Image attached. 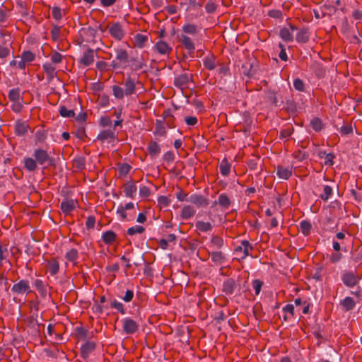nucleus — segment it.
Masks as SVG:
<instances>
[{
    "instance_id": "obj_12",
    "label": "nucleus",
    "mask_w": 362,
    "mask_h": 362,
    "mask_svg": "<svg viewBox=\"0 0 362 362\" xmlns=\"http://www.w3.org/2000/svg\"><path fill=\"white\" fill-rule=\"evenodd\" d=\"M231 204L232 202L229 197L226 193H222L218 196V200L213 202L212 206H216L218 204L222 209L226 211L230 208Z\"/></svg>"
},
{
    "instance_id": "obj_57",
    "label": "nucleus",
    "mask_w": 362,
    "mask_h": 362,
    "mask_svg": "<svg viewBox=\"0 0 362 362\" xmlns=\"http://www.w3.org/2000/svg\"><path fill=\"white\" fill-rule=\"evenodd\" d=\"M35 56L31 51H24L21 54V59L26 63L32 62L35 60Z\"/></svg>"
},
{
    "instance_id": "obj_43",
    "label": "nucleus",
    "mask_w": 362,
    "mask_h": 362,
    "mask_svg": "<svg viewBox=\"0 0 362 362\" xmlns=\"http://www.w3.org/2000/svg\"><path fill=\"white\" fill-rule=\"evenodd\" d=\"M341 304L346 311L353 310L356 305L355 301L351 297H346Z\"/></svg>"
},
{
    "instance_id": "obj_16",
    "label": "nucleus",
    "mask_w": 362,
    "mask_h": 362,
    "mask_svg": "<svg viewBox=\"0 0 362 362\" xmlns=\"http://www.w3.org/2000/svg\"><path fill=\"white\" fill-rule=\"evenodd\" d=\"M30 129L29 124L26 122L18 120L16 122L14 130L16 135L23 136L26 134Z\"/></svg>"
},
{
    "instance_id": "obj_35",
    "label": "nucleus",
    "mask_w": 362,
    "mask_h": 362,
    "mask_svg": "<svg viewBox=\"0 0 362 362\" xmlns=\"http://www.w3.org/2000/svg\"><path fill=\"white\" fill-rule=\"evenodd\" d=\"M148 41L146 35L138 33L134 36V45L139 48H143Z\"/></svg>"
},
{
    "instance_id": "obj_59",
    "label": "nucleus",
    "mask_w": 362,
    "mask_h": 362,
    "mask_svg": "<svg viewBox=\"0 0 362 362\" xmlns=\"http://www.w3.org/2000/svg\"><path fill=\"white\" fill-rule=\"evenodd\" d=\"M264 282L259 279H255L252 281V286L255 291V295L258 296L262 290Z\"/></svg>"
},
{
    "instance_id": "obj_11",
    "label": "nucleus",
    "mask_w": 362,
    "mask_h": 362,
    "mask_svg": "<svg viewBox=\"0 0 362 362\" xmlns=\"http://www.w3.org/2000/svg\"><path fill=\"white\" fill-rule=\"evenodd\" d=\"M253 250V246L248 240H243L240 245L237 246L235 249L236 253H240V257L245 259L250 255V250Z\"/></svg>"
},
{
    "instance_id": "obj_39",
    "label": "nucleus",
    "mask_w": 362,
    "mask_h": 362,
    "mask_svg": "<svg viewBox=\"0 0 362 362\" xmlns=\"http://www.w3.org/2000/svg\"><path fill=\"white\" fill-rule=\"evenodd\" d=\"M42 69L45 71L48 79L52 80L54 77L55 67L52 64H44L42 65Z\"/></svg>"
},
{
    "instance_id": "obj_33",
    "label": "nucleus",
    "mask_w": 362,
    "mask_h": 362,
    "mask_svg": "<svg viewBox=\"0 0 362 362\" xmlns=\"http://www.w3.org/2000/svg\"><path fill=\"white\" fill-rule=\"evenodd\" d=\"M33 285L42 297H45L47 296V286L42 280L39 279H35Z\"/></svg>"
},
{
    "instance_id": "obj_52",
    "label": "nucleus",
    "mask_w": 362,
    "mask_h": 362,
    "mask_svg": "<svg viewBox=\"0 0 362 362\" xmlns=\"http://www.w3.org/2000/svg\"><path fill=\"white\" fill-rule=\"evenodd\" d=\"M156 134L159 136H165L166 134L165 128L161 120H157L156 123L155 132Z\"/></svg>"
},
{
    "instance_id": "obj_7",
    "label": "nucleus",
    "mask_w": 362,
    "mask_h": 362,
    "mask_svg": "<svg viewBox=\"0 0 362 362\" xmlns=\"http://www.w3.org/2000/svg\"><path fill=\"white\" fill-rule=\"evenodd\" d=\"M238 287V284L233 278L226 279L223 283L222 291L227 296L233 295Z\"/></svg>"
},
{
    "instance_id": "obj_58",
    "label": "nucleus",
    "mask_w": 362,
    "mask_h": 362,
    "mask_svg": "<svg viewBox=\"0 0 362 362\" xmlns=\"http://www.w3.org/2000/svg\"><path fill=\"white\" fill-rule=\"evenodd\" d=\"M293 156L298 161H303L308 158V154L306 152L299 149L293 152Z\"/></svg>"
},
{
    "instance_id": "obj_29",
    "label": "nucleus",
    "mask_w": 362,
    "mask_h": 362,
    "mask_svg": "<svg viewBox=\"0 0 362 362\" xmlns=\"http://www.w3.org/2000/svg\"><path fill=\"white\" fill-rule=\"evenodd\" d=\"M147 151L151 157H156L160 153V145L154 141H151L148 144Z\"/></svg>"
},
{
    "instance_id": "obj_27",
    "label": "nucleus",
    "mask_w": 362,
    "mask_h": 362,
    "mask_svg": "<svg viewBox=\"0 0 362 362\" xmlns=\"http://www.w3.org/2000/svg\"><path fill=\"white\" fill-rule=\"evenodd\" d=\"M310 39L308 28H303L296 34V40L299 43H306Z\"/></svg>"
},
{
    "instance_id": "obj_55",
    "label": "nucleus",
    "mask_w": 362,
    "mask_h": 362,
    "mask_svg": "<svg viewBox=\"0 0 362 362\" xmlns=\"http://www.w3.org/2000/svg\"><path fill=\"white\" fill-rule=\"evenodd\" d=\"M110 307L112 308L116 309L119 313H120L122 315L126 313L124 305L122 303L117 301V300H114L113 301H112V303H110Z\"/></svg>"
},
{
    "instance_id": "obj_9",
    "label": "nucleus",
    "mask_w": 362,
    "mask_h": 362,
    "mask_svg": "<svg viewBox=\"0 0 362 362\" xmlns=\"http://www.w3.org/2000/svg\"><path fill=\"white\" fill-rule=\"evenodd\" d=\"M192 75H189L187 73L180 74L174 78V86L182 90L187 87V84L192 79Z\"/></svg>"
},
{
    "instance_id": "obj_14",
    "label": "nucleus",
    "mask_w": 362,
    "mask_h": 362,
    "mask_svg": "<svg viewBox=\"0 0 362 362\" xmlns=\"http://www.w3.org/2000/svg\"><path fill=\"white\" fill-rule=\"evenodd\" d=\"M96 348V344L92 341H88L81 347V356L83 359H87L90 353Z\"/></svg>"
},
{
    "instance_id": "obj_5",
    "label": "nucleus",
    "mask_w": 362,
    "mask_h": 362,
    "mask_svg": "<svg viewBox=\"0 0 362 362\" xmlns=\"http://www.w3.org/2000/svg\"><path fill=\"white\" fill-rule=\"evenodd\" d=\"M139 323L130 317H126L122 320V329L127 334L136 333L139 329Z\"/></svg>"
},
{
    "instance_id": "obj_13",
    "label": "nucleus",
    "mask_w": 362,
    "mask_h": 362,
    "mask_svg": "<svg viewBox=\"0 0 362 362\" xmlns=\"http://www.w3.org/2000/svg\"><path fill=\"white\" fill-rule=\"evenodd\" d=\"M178 41L181 42L182 46L188 51L189 54L194 52L195 49L194 43L192 40L185 34L178 36Z\"/></svg>"
},
{
    "instance_id": "obj_34",
    "label": "nucleus",
    "mask_w": 362,
    "mask_h": 362,
    "mask_svg": "<svg viewBox=\"0 0 362 362\" xmlns=\"http://www.w3.org/2000/svg\"><path fill=\"white\" fill-rule=\"evenodd\" d=\"M65 258L67 261L73 262V264L76 265V260L78 259V250L75 248L69 250L65 255Z\"/></svg>"
},
{
    "instance_id": "obj_46",
    "label": "nucleus",
    "mask_w": 362,
    "mask_h": 362,
    "mask_svg": "<svg viewBox=\"0 0 362 362\" xmlns=\"http://www.w3.org/2000/svg\"><path fill=\"white\" fill-rule=\"evenodd\" d=\"M76 336L81 339H86L88 337V331L83 326H78L74 329Z\"/></svg>"
},
{
    "instance_id": "obj_60",
    "label": "nucleus",
    "mask_w": 362,
    "mask_h": 362,
    "mask_svg": "<svg viewBox=\"0 0 362 362\" xmlns=\"http://www.w3.org/2000/svg\"><path fill=\"white\" fill-rule=\"evenodd\" d=\"M36 143H43L47 139V134L44 130H38L35 135Z\"/></svg>"
},
{
    "instance_id": "obj_41",
    "label": "nucleus",
    "mask_w": 362,
    "mask_h": 362,
    "mask_svg": "<svg viewBox=\"0 0 362 362\" xmlns=\"http://www.w3.org/2000/svg\"><path fill=\"white\" fill-rule=\"evenodd\" d=\"M145 228L142 226L136 225L130 227L127 230V234L129 236H133L136 234H142L145 232Z\"/></svg>"
},
{
    "instance_id": "obj_24",
    "label": "nucleus",
    "mask_w": 362,
    "mask_h": 362,
    "mask_svg": "<svg viewBox=\"0 0 362 362\" xmlns=\"http://www.w3.org/2000/svg\"><path fill=\"white\" fill-rule=\"evenodd\" d=\"M196 230L199 233H207L211 231L213 229V226L211 223L203 221H197L195 223Z\"/></svg>"
},
{
    "instance_id": "obj_10",
    "label": "nucleus",
    "mask_w": 362,
    "mask_h": 362,
    "mask_svg": "<svg viewBox=\"0 0 362 362\" xmlns=\"http://www.w3.org/2000/svg\"><path fill=\"white\" fill-rule=\"evenodd\" d=\"M78 206V202L73 199H65L61 202L60 209L65 215L70 214Z\"/></svg>"
},
{
    "instance_id": "obj_3",
    "label": "nucleus",
    "mask_w": 362,
    "mask_h": 362,
    "mask_svg": "<svg viewBox=\"0 0 362 362\" xmlns=\"http://www.w3.org/2000/svg\"><path fill=\"white\" fill-rule=\"evenodd\" d=\"M107 29L110 36L117 41H121L125 36V31L119 22H113L107 25Z\"/></svg>"
},
{
    "instance_id": "obj_37",
    "label": "nucleus",
    "mask_w": 362,
    "mask_h": 362,
    "mask_svg": "<svg viewBox=\"0 0 362 362\" xmlns=\"http://www.w3.org/2000/svg\"><path fill=\"white\" fill-rule=\"evenodd\" d=\"M312 224L309 221L303 220L300 223V230L305 236L310 234Z\"/></svg>"
},
{
    "instance_id": "obj_51",
    "label": "nucleus",
    "mask_w": 362,
    "mask_h": 362,
    "mask_svg": "<svg viewBox=\"0 0 362 362\" xmlns=\"http://www.w3.org/2000/svg\"><path fill=\"white\" fill-rule=\"evenodd\" d=\"M10 54V49L6 45L5 40L2 44H0V59H6Z\"/></svg>"
},
{
    "instance_id": "obj_26",
    "label": "nucleus",
    "mask_w": 362,
    "mask_h": 362,
    "mask_svg": "<svg viewBox=\"0 0 362 362\" xmlns=\"http://www.w3.org/2000/svg\"><path fill=\"white\" fill-rule=\"evenodd\" d=\"M224 245V240L223 239L218 235H212L210 243L209 244V246L210 248L214 250H217L221 248Z\"/></svg>"
},
{
    "instance_id": "obj_49",
    "label": "nucleus",
    "mask_w": 362,
    "mask_h": 362,
    "mask_svg": "<svg viewBox=\"0 0 362 362\" xmlns=\"http://www.w3.org/2000/svg\"><path fill=\"white\" fill-rule=\"evenodd\" d=\"M61 28L62 27L57 25H53L52 28L50 31L51 37L53 41L57 42L61 37Z\"/></svg>"
},
{
    "instance_id": "obj_20",
    "label": "nucleus",
    "mask_w": 362,
    "mask_h": 362,
    "mask_svg": "<svg viewBox=\"0 0 362 362\" xmlns=\"http://www.w3.org/2000/svg\"><path fill=\"white\" fill-rule=\"evenodd\" d=\"M209 255L211 261L216 265H221L226 261V255L221 251H212Z\"/></svg>"
},
{
    "instance_id": "obj_18",
    "label": "nucleus",
    "mask_w": 362,
    "mask_h": 362,
    "mask_svg": "<svg viewBox=\"0 0 362 362\" xmlns=\"http://www.w3.org/2000/svg\"><path fill=\"white\" fill-rule=\"evenodd\" d=\"M94 62V50L88 48L84 53L81 59H80V63L82 64L85 66H88L93 64Z\"/></svg>"
},
{
    "instance_id": "obj_38",
    "label": "nucleus",
    "mask_w": 362,
    "mask_h": 362,
    "mask_svg": "<svg viewBox=\"0 0 362 362\" xmlns=\"http://www.w3.org/2000/svg\"><path fill=\"white\" fill-rule=\"evenodd\" d=\"M310 124L316 132H320L324 128V124L319 117L313 118L310 122Z\"/></svg>"
},
{
    "instance_id": "obj_47",
    "label": "nucleus",
    "mask_w": 362,
    "mask_h": 362,
    "mask_svg": "<svg viewBox=\"0 0 362 362\" xmlns=\"http://www.w3.org/2000/svg\"><path fill=\"white\" fill-rule=\"evenodd\" d=\"M279 35L281 38L286 42L293 41V35L290 30L286 28H283L280 30Z\"/></svg>"
},
{
    "instance_id": "obj_28",
    "label": "nucleus",
    "mask_w": 362,
    "mask_h": 362,
    "mask_svg": "<svg viewBox=\"0 0 362 362\" xmlns=\"http://www.w3.org/2000/svg\"><path fill=\"white\" fill-rule=\"evenodd\" d=\"M101 239L105 245H112L115 242L117 235L112 230H107L103 233Z\"/></svg>"
},
{
    "instance_id": "obj_56",
    "label": "nucleus",
    "mask_w": 362,
    "mask_h": 362,
    "mask_svg": "<svg viewBox=\"0 0 362 362\" xmlns=\"http://www.w3.org/2000/svg\"><path fill=\"white\" fill-rule=\"evenodd\" d=\"M339 132L341 136H348L353 133V127L351 124H344L339 129Z\"/></svg>"
},
{
    "instance_id": "obj_1",
    "label": "nucleus",
    "mask_w": 362,
    "mask_h": 362,
    "mask_svg": "<svg viewBox=\"0 0 362 362\" xmlns=\"http://www.w3.org/2000/svg\"><path fill=\"white\" fill-rule=\"evenodd\" d=\"M137 84H140L139 81L129 75L122 83L123 87L118 85H114L112 87L113 95L119 100H122L124 97L132 96L136 92Z\"/></svg>"
},
{
    "instance_id": "obj_4",
    "label": "nucleus",
    "mask_w": 362,
    "mask_h": 362,
    "mask_svg": "<svg viewBox=\"0 0 362 362\" xmlns=\"http://www.w3.org/2000/svg\"><path fill=\"white\" fill-rule=\"evenodd\" d=\"M361 278L353 272H345L341 275L343 284L349 288L355 286L360 281Z\"/></svg>"
},
{
    "instance_id": "obj_36",
    "label": "nucleus",
    "mask_w": 362,
    "mask_h": 362,
    "mask_svg": "<svg viewBox=\"0 0 362 362\" xmlns=\"http://www.w3.org/2000/svg\"><path fill=\"white\" fill-rule=\"evenodd\" d=\"M230 163L228 161L226 158H224L222 160L219 166L220 173L223 176H228L230 174Z\"/></svg>"
},
{
    "instance_id": "obj_23",
    "label": "nucleus",
    "mask_w": 362,
    "mask_h": 362,
    "mask_svg": "<svg viewBox=\"0 0 362 362\" xmlns=\"http://www.w3.org/2000/svg\"><path fill=\"white\" fill-rule=\"evenodd\" d=\"M155 49L160 54H169L172 51V48L168 44L163 40H159L156 42Z\"/></svg>"
},
{
    "instance_id": "obj_50",
    "label": "nucleus",
    "mask_w": 362,
    "mask_h": 362,
    "mask_svg": "<svg viewBox=\"0 0 362 362\" xmlns=\"http://www.w3.org/2000/svg\"><path fill=\"white\" fill-rule=\"evenodd\" d=\"M293 127L292 125H288L282 129L280 132L279 138L281 139H288L293 132Z\"/></svg>"
},
{
    "instance_id": "obj_63",
    "label": "nucleus",
    "mask_w": 362,
    "mask_h": 362,
    "mask_svg": "<svg viewBox=\"0 0 362 362\" xmlns=\"http://www.w3.org/2000/svg\"><path fill=\"white\" fill-rule=\"evenodd\" d=\"M293 86H294L295 89L298 91L303 92L305 90V83L300 78H296L293 81Z\"/></svg>"
},
{
    "instance_id": "obj_40",
    "label": "nucleus",
    "mask_w": 362,
    "mask_h": 362,
    "mask_svg": "<svg viewBox=\"0 0 362 362\" xmlns=\"http://www.w3.org/2000/svg\"><path fill=\"white\" fill-rule=\"evenodd\" d=\"M129 62L132 63L131 69L132 71L141 70L146 66L143 61H141L137 58L132 57L129 59Z\"/></svg>"
},
{
    "instance_id": "obj_54",
    "label": "nucleus",
    "mask_w": 362,
    "mask_h": 362,
    "mask_svg": "<svg viewBox=\"0 0 362 362\" xmlns=\"http://www.w3.org/2000/svg\"><path fill=\"white\" fill-rule=\"evenodd\" d=\"M332 194V188L329 185H325L323 192L320 194V198L324 201H327Z\"/></svg>"
},
{
    "instance_id": "obj_25",
    "label": "nucleus",
    "mask_w": 362,
    "mask_h": 362,
    "mask_svg": "<svg viewBox=\"0 0 362 362\" xmlns=\"http://www.w3.org/2000/svg\"><path fill=\"white\" fill-rule=\"evenodd\" d=\"M116 60L119 63H127L129 62V54L125 49L117 48L115 49Z\"/></svg>"
},
{
    "instance_id": "obj_21",
    "label": "nucleus",
    "mask_w": 362,
    "mask_h": 362,
    "mask_svg": "<svg viewBox=\"0 0 362 362\" xmlns=\"http://www.w3.org/2000/svg\"><path fill=\"white\" fill-rule=\"evenodd\" d=\"M310 69L312 71L315 73V76L319 78H323L325 75L326 71L325 68L318 62H313L310 64Z\"/></svg>"
},
{
    "instance_id": "obj_17",
    "label": "nucleus",
    "mask_w": 362,
    "mask_h": 362,
    "mask_svg": "<svg viewBox=\"0 0 362 362\" xmlns=\"http://www.w3.org/2000/svg\"><path fill=\"white\" fill-rule=\"evenodd\" d=\"M218 64L216 57L213 54H208L203 59V64L204 67L209 71L214 70Z\"/></svg>"
},
{
    "instance_id": "obj_22",
    "label": "nucleus",
    "mask_w": 362,
    "mask_h": 362,
    "mask_svg": "<svg viewBox=\"0 0 362 362\" xmlns=\"http://www.w3.org/2000/svg\"><path fill=\"white\" fill-rule=\"evenodd\" d=\"M196 214V210L191 205H185L180 211V218L183 220H188Z\"/></svg>"
},
{
    "instance_id": "obj_8",
    "label": "nucleus",
    "mask_w": 362,
    "mask_h": 362,
    "mask_svg": "<svg viewBox=\"0 0 362 362\" xmlns=\"http://www.w3.org/2000/svg\"><path fill=\"white\" fill-rule=\"evenodd\" d=\"M187 202L194 204L197 207H205L209 204V199L202 194H193L189 196Z\"/></svg>"
},
{
    "instance_id": "obj_48",
    "label": "nucleus",
    "mask_w": 362,
    "mask_h": 362,
    "mask_svg": "<svg viewBox=\"0 0 362 362\" xmlns=\"http://www.w3.org/2000/svg\"><path fill=\"white\" fill-rule=\"evenodd\" d=\"M8 97L12 102L20 101L21 99L22 100L19 88H13L10 90Z\"/></svg>"
},
{
    "instance_id": "obj_2",
    "label": "nucleus",
    "mask_w": 362,
    "mask_h": 362,
    "mask_svg": "<svg viewBox=\"0 0 362 362\" xmlns=\"http://www.w3.org/2000/svg\"><path fill=\"white\" fill-rule=\"evenodd\" d=\"M33 157L40 165H46V167L54 165V159L51 157L46 150L37 148L33 152Z\"/></svg>"
},
{
    "instance_id": "obj_61",
    "label": "nucleus",
    "mask_w": 362,
    "mask_h": 362,
    "mask_svg": "<svg viewBox=\"0 0 362 362\" xmlns=\"http://www.w3.org/2000/svg\"><path fill=\"white\" fill-rule=\"evenodd\" d=\"M63 56L57 51L52 52L50 54V59L54 64H59L62 62Z\"/></svg>"
},
{
    "instance_id": "obj_53",
    "label": "nucleus",
    "mask_w": 362,
    "mask_h": 362,
    "mask_svg": "<svg viewBox=\"0 0 362 362\" xmlns=\"http://www.w3.org/2000/svg\"><path fill=\"white\" fill-rule=\"evenodd\" d=\"M59 114L63 117H74L75 116V112L73 110H69L65 106H61L59 107Z\"/></svg>"
},
{
    "instance_id": "obj_6",
    "label": "nucleus",
    "mask_w": 362,
    "mask_h": 362,
    "mask_svg": "<svg viewBox=\"0 0 362 362\" xmlns=\"http://www.w3.org/2000/svg\"><path fill=\"white\" fill-rule=\"evenodd\" d=\"M11 291L18 295L31 292L28 280L21 279L16 284H14L11 287Z\"/></svg>"
},
{
    "instance_id": "obj_31",
    "label": "nucleus",
    "mask_w": 362,
    "mask_h": 362,
    "mask_svg": "<svg viewBox=\"0 0 362 362\" xmlns=\"http://www.w3.org/2000/svg\"><path fill=\"white\" fill-rule=\"evenodd\" d=\"M47 267L50 275H56L59 270V262L55 258H52L47 262Z\"/></svg>"
},
{
    "instance_id": "obj_32",
    "label": "nucleus",
    "mask_w": 362,
    "mask_h": 362,
    "mask_svg": "<svg viewBox=\"0 0 362 362\" xmlns=\"http://www.w3.org/2000/svg\"><path fill=\"white\" fill-rule=\"evenodd\" d=\"M136 190V186L132 182H127L124 185V192L127 197L134 198Z\"/></svg>"
},
{
    "instance_id": "obj_42",
    "label": "nucleus",
    "mask_w": 362,
    "mask_h": 362,
    "mask_svg": "<svg viewBox=\"0 0 362 362\" xmlns=\"http://www.w3.org/2000/svg\"><path fill=\"white\" fill-rule=\"evenodd\" d=\"M65 14L66 11L59 6H54L52 8V16L57 21L62 20Z\"/></svg>"
},
{
    "instance_id": "obj_19",
    "label": "nucleus",
    "mask_w": 362,
    "mask_h": 362,
    "mask_svg": "<svg viewBox=\"0 0 362 362\" xmlns=\"http://www.w3.org/2000/svg\"><path fill=\"white\" fill-rule=\"evenodd\" d=\"M276 173L279 178L288 180L292 175V168L278 165L276 168Z\"/></svg>"
},
{
    "instance_id": "obj_45",
    "label": "nucleus",
    "mask_w": 362,
    "mask_h": 362,
    "mask_svg": "<svg viewBox=\"0 0 362 362\" xmlns=\"http://www.w3.org/2000/svg\"><path fill=\"white\" fill-rule=\"evenodd\" d=\"M73 166L78 170H83L86 166V159L84 157H77L73 160Z\"/></svg>"
},
{
    "instance_id": "obj_15",
    "label": "nucleus",
    "mask_w": 362,
    "mask_h": 362,
    "mask_svg": "<svg viewBox=\"0 0 362 362\" xmlns=\"http://www.w3.org/2000/svg\"><path fill=\"white\" fill-rule=\"evenodd\" d=\"M115 139L116 134L115 132V129H105L101 131L97 136V139L102 142H111L113 141Z\"/></svg>"
},
{
    "instance_id": "obj_62",
    "label": "nucleus",
    "mask_w": 362,
    "mask_h": 362,
    "mask_svg": "<svg viewBox=\"0 0 362 362\" xmlns=\"http://www.w3.org/2000/svg\"><path fill=\"white\" fill-rule=\"evenodd\" d=\"M131 170V166L127 163L120 164L118 167V172L120 175H127Z\"/></svg>"
},
{
    "instance_id": "obj_44",
    "label": "nucleus",
    "mask_w": 362,
    "mask_h": 362,
    "mask_svg": "<svg viewBox=\"0 0 362 362\" xmlns=\"http://www.w3.org/2000/svg\"><path fill=\"white\" fill-rule=\"evenodd\" d=\"M182 31L186 34L196 35L199 29L196 25L187 23L182 26Z\"/></svg>"
},
{
    "instance_id": "obj_64",
    "label": "nucleus",
    "mask_w": 362,
    "mask_h": 362,
    "mask_svg": "<svg viewBox=\"0 0 362 362\" xmlns=\"http://www.w3.org/2000/svg\"><path fill=\"white\" fill-rule=\"evenodd\" d=\"M216 8L217 5L213 1H209L205 6V9L209 13H214Z\"/></svg>"
},
{
    "instance_id": "obj_30",
    "label": "nucleus",
    "mask_w": 362,
    "mask_h": 362,
    "mask_svg": "<svg viewBox=\"0 0 362 362\" xmlns=\"http://www.w3.org/2000/svg\"><path fill=\"white\" fill-rule=\"evenodd\" d=\"M24 168L28 172H33L37 168V161L35 158L26 157L23 160Z\"/></svg>"
}]
</instances>
